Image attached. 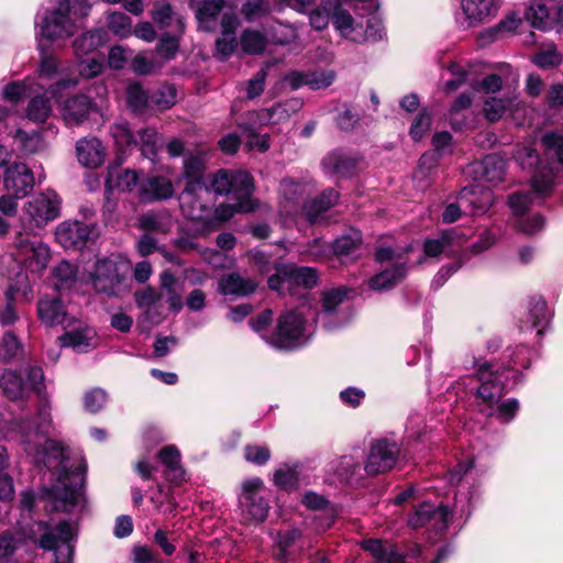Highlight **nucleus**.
I'll use <instances>...</instances> for the list:
<instances>
[{
	"mask_svg": "<svg viewBox=\"0 0 563 563\" xmlns=\"http://www.w3.org/2000/svg\"><path fill=\"white\" fill-rule=\"evenodd\" d=\"M51 113V100L45 96H36L27 104L26 115L34 122H44Z\"/></svg>",
	"mask_w": 563,
	"mask_h": 563,
	"instance_id": "nucleus-56",
	"label": "nucleus"
},
{
	"mask_svg": "<svg viewBox=\"0 0 563 563\" xmlns=\"http://www.w3.org/2000/svg\"><path fill=\"white\" fill-rule=\"evenodd\" d=\"M158 457L167 468V477L170 481H180L184 471L180 465V452L175 445H167L158 452Z\"/></svg>",
	"mask_w": 563,
	"mask_h": 563,
	"instance_id": "nucleus-46",
	"label": "nucleus"
},
{
	"mask_svg": "<svg viewBox=\"0 0 563 563\" xmlns=\"http://www.w3.org/2000/svg\"><path fill=\"white\" fill-rule=\"evenodd\" d=\"M526 18L533 27L540 30L553 27V13L551 14L549 8L541 0H533L530 3Z\"/></svg>",
	"mask_w": 563,
	"mask_h": 563,
	"instance_id": "nucleus-45",
	"label": "nucleus"
},
{
	"mask_svg": "<svg viewBox=\"0 0 563 563\" xmlns=\"http://www.w3.org/2000/svg\"><path fill=\"white\" fill-rule=\"evenodd\" d=\"M400 448L395 440L375 439L371 442L369 452L364 465L368 475L383 474L390 471L398 460Z\"/></svg>",
	"mask_w": 563,
	"mask_h": 563,
	"instance_id": "nucleus-15",
	"label": "nucleus"
},
{
	"mask_svg": "<svg viewBox=\"0 0 563 563\" xmlns=\"http://www.w3.org/2000/svg\"><path fill=\"white\" fill-rule=\"evenodd\" d=\"M336 78V74L331 69L314 70H291L285 77L284 81L292 89L307 86L312 90L325 89L331 86Z\"/></svg>",
	"mask_w": 563,
	"mask_h": 563,
	"instance_id": "nucleus-20",
	"label": "nucleus"
},
{
	"mask_svg": "<svg viewBox=\"0 0 563 563\" xmlns=\"http://www.w3.org/2000/svg\"><path fill=\"white\" fill-rule=\"evenodd\" d=\"M475 367L477 379L481 383L476 393L478 410L488 417H496L504 423L509 422L516 416L519 402L514 398L501 401L505 395V385L499 367L487 362H475Z\"/></svg>",
	"mask_w": 563,
	"mask_h": 563,
	"instance_id": "nucleus-3",
	"label": "nucleus"
},
{
	"mask_svg": "<svg viewBox=\"0 0 563 563\" xmlns=\"http://www.w3.org/2000/svg\"><path fill=\"white\" fill-rule=\"evenodd\" d=\"M451 512L446 507L422 503L410 516L408 525L417 529L430 523L435 531H443L448 527Z\"/></svg>",
	"mask_w": 563,
	"mask_h": 563,
	"instance_id": "nucleus-23",
	"label": "nucleus"
},
{
	"mask_svg": "<svg viewBox=\"0 0 563 563\" xmlns=\"http://www.w3.org/2000/svg\"><path fill=\"white\" fill-rule=\"evenodd\" d=\"M76 152L79 163L88 168L100 166L106 157L104 147L96 137L79 140Z\"/></svg>",
	"mask_w": 563,
	"mask_h": 563,
	"instance_id": "nucleus-31",
	"label": "nucleus"
},
{
	"mask_svg": "<svg viewBox=\"0 0 563 563\" xmlns=\"http://www.w3.org/2000/svg\"><path fill=\"white\" fill-rule=\"evenodd\" d=\"M208 188L217 195L233 194L235 198H247L253 192L254 184L247 172L219 169L212 175Z\"/></svg>",
	"mask_w": 563,
	"mask_h": 563,
	"instance_id": "nucleus-13",
	"label": "nucleus"
},
{
	"mask_svg": "<svg viewBox=\"0 0 563 563\" xmlns=\"http://www.w3.org/2000/svg\"><path fill=\"white\" fill-rule=\"evenodd\" d=\"M470 170L476 180L496 185L505 178L506 161L496 154L487 155L481 162L473 163Z\"/></svg>",
	"mask_w": 563,
	"mask_h": 563,
	"instance_id": "nucleus-28",
	"label": "nucleus"
},
{
	"mask_svg": "<svg viewBox=\"0 0 563 563\" xmlns=\"http://www.w3.org/2000/svg\"><path fill=\"white\" fill-rule=\"evenodd\" d=\"M225 5L224 0H201L197 3L196 19L205 31H212Z\"/></svg>",
	"mask_w": 563,
	"mask_h": 563,
	"instance_id": "nucleus-36",
	"label": "nucleus"
},
{
	"mask_svg": "<svg viewBox=\"0 0 563 563\" xmlns=\"http://www.w3.org/2000/svg\"><path fill=\"white\" fill-rule=\"evenodd\" d=\"M87 465L84 460H77L71 465H63L58 468H48L52 472L54 483L51 487L35 497L31 492H23L20 505L23 510L31 511L35 504H43L47 511H62L79 514L86 507L84 492L85 473Z\"/></svg>",
	"mask_w": 563,
	"mask_h": 563,
	"instance_id": "nucleus-1",
	"label": "nucleus"
},
{
	"mask_svg": "<svg viewBox=\"0 0 563 563\" xmlns=\"http://www.w3.org/2000/svg\"><path fill=\"white\" fill-rule=\"evenodd\" d=\"M152 109L165 110L177 101V90L173 85H162L151 93Z\"/></svg>",
	"mask_w": 563,
	"mask_h": 563,
	"instance_id": "nucleus-57",
	"label": "nucleus"
},
{
	"mask_svg": "<svg viewBox=\"0 0 563 563\" xmlns=\"http://www.w3.org/2000/svg\"><path fill=\"white\" fill-rule=\"evenodd\" d=\"M37 43L64 42L78 31V26L70 16L69 0H49L42 20L35 22Z\"/></svg>",
	"mask_w": 563,
	"mask_h": 563,
	"instance_id": "nucleus-4",
	"label": "nucleus"
},
{
	"mask_svg": "<svg viewBox=\"0 0 563 563\" xmlns=\"http://www.w3.org/2000/svg\"><path fill=\"white\" fill-rule=\"evenodd\" d=\"M333 24L342 36L355 42L362 41L363 24L356 23L347 11L336 9L333 14Z\"/></svg>",
	"mask_w": 563,
	"mask_h": 563,
	"instance_id": "nucleus-39",
	"label": "nucleus"
},
{
	"mask_svg": "<svg viewBox=\"0 0 563 563\" xmlns=\"http://www.w3.org/2000/svg\"><path fill=\"white\" fill-rule=\"evenodd\" d=\"M206 169L205 159L201 155H187L184 159V177L186 183H203Z\"/></svg>",
	"mask_w": 563,
	"mask_h": 563,
	"instance_id": "nucleus-53",
	"label": "nucleus"
},
{
	"mask_svg": "<svg viewBox=\"0 0 563 563\" xmlns=\"http://www.w3.org/2000/svg\"><path fill=\"white\" fill-rule=\"evenodd\" d=\"M22 351V344L19 339L12 333H4L0 342V358L3 361H10L16 357Z\"/></svg>",
	"mask_w": 563,
	"mask_h": 563,
	"instance_id": "nucleus-62",
	"label": "nucleus"
},
{
	"mask_svg": "<svg viewBox=\"0 0 563 563\" xmlns=\"http://www.w3.org/2000/svg\"><path fill=\"white\" fill-rule=\"evenodd\" d=\"M78 268L68 261H62L52 269V280L57 290L70 288L77 280Z\"/></svg>",
	"mask_w": 563,
	"mask_h": 563,
	"instance_id": "nucleus-42",
	"label": "nucleus"
},
{
	"mask_svg": "<svg viewBox=\"0 0 563 563\" xmlns=\"http://www.w3.org/2000/svg\"><path fill=\"white\" fill-rule=\"evenodd\" d=\"M95 111H97L96 103L86 95H75L60 104V114L68 126L81 124Z\"/></svg>",
	"mask_w": 563,
	"mask_h": 563,
	"instance_id": "nucleus-26",
	"label": "nucleus"
},
{
	"mask_svg": "<svg viewBox=\"0 0 563 563\" xmlns=\"http://www.w3.org/2000/svg\"><path fill=\"white\" fill-rule=\"evenodd\" d=\"M362 243V234L356 229L339 236L333 243V251L336 255L344 256L353 254Z\"/></svg>",
	"mask_w": 563,
	"mask_h": 563,
	"instance_id": "nucleus-50",
	"label": "nucleus"
},
{
	"mask_svg": "<svg viewBox=\"0 0 563 563\" xmlns=\"http://www.w3.org/2000/svg\"><path fill=\"white\" fill-rule=\"evenodd\" d=\"M33 533L42 549L55 552L54 563L73 562L74 545L71 541L75 539L76 531L70 522L63 520L52 528L40 521Z\"/></svg>",
	"mask_w": 563,
	"mask_h": 563,
	"instance_id": "nucleus-6",
	"label": "nucleus"
},
{
	"mask_svg": "<svg viewBox=\"0 0 563 563\" xmlns=\"http://www.w3.org/2000/svg\"><path fill=\"white\" fill-rule=\"evenodd\" d=\"M176 22L177 34L164 33L156 45V52L159 55V62L163 63V65L166 62L174 59L179 49V42L184 33L185 24L181 19H177Z\"/></svg>",
	"mask_w": 563,
	"mask_h": 563,
	"instance_id": "nucleus-37",
	"label": "nucleus"
},
{
	"mask_svg": "<svg viewBox=\"0 0 563 563\" xmlns=\"http://www.w3.org/2000/svg\"><path fill=\"white\" fill-rule=\"evenodd\" d=\"M41 399L37 409V422L23 420L18 423L21 443L29 455H33L36 460L42 461L47 468H58L63 465H71L74 461L82 460L81 457H70L68 451L59 443L48 440L47 434L51 428V406L46 399L45 389L42 395H37Z\"/></svg>",
	"mask_w": 563,
	"mask_h": 563,
	"instance_id": "nucleus-2",
	"label": "nucleus"
},
{
	"mask_svg": "<svg viewBox=\"0 0 563 563\" xmlns=\"http://www.w3.org/2000/svg\"><path fill=\"white\" fill-rule=\"evenodd\" d=\"M14 260L27 271L41 273L44 271L51 258V251L47 244L29 231L19 232L13 241Z\"/></svg>",
	"mask_w": 563,
	"mask_h": 563,
	"instance_id": "nucleus-7",
	"label": "nucleus"
},
{
	"mask_svg": "<svg viewBox=\"0 0 563 563\" xmlns=\"http://www.w3.org/2000/svg\"><path fill=\"white\" fill-rule=\"evenodd\" d=\"M349 291L347 288L340 287L323 292L322 311L318 313V321L322 322L327 330H333L346 322L345 318L340 319L336 323H333L330 319L335 312L336 307L345 300Z\"/></svg>",
	"mask_w": 563,
	"mask_h": 563,
	"instance_id": "nucleus-29",
	"label": "nucleus"
},
{
	"mask_svg": "<svg viewBox=\"0 0 563 563\" xmlns=\"http://www.w3.org/2000/svg\"><path fill=\"white\" fill-rule=\"evenodd\" d=\"M137 145L143 154L154 161L158 151V133L154 128H145L139 132Z\"/></svg>",
	"mask_w": 563,
	"mask_h": 563,
	"instance_id": "nucleus-55",
	"label": "nucleus"
},
{
	"mask_svg": "<svg viewBox=\"0 0 563 563\" xmlns=\"http://www.w3.org/2000/svg\"><path fill=\"white\" fill-rule=\"evenodd\" d=\"M238 202L234 205H223L217 209V214L220 219L227 220L235 212H251L256 208V203L251 197L236 198Z\"/></svg>",
	"mask_w": 563,
	"mask_h": 563,
	"instance_id": "nucleus-61",
	"label": "nucleus"
},
{
	"mask_svg": "<svg viewBox=\"0 0 563 563\" xmlns=\"http://www.w3.org/2000/svg\"><path fill=\"white\" fill-rule=\"evenodd\" d=\"M532 62L542 69L553 68L562 63V55L556 46L551 43L538 52L533 56Z\"/></svg>",
	"mask_w": 563,
	"mask_h": 563,
	"instance_id": "nucleus-59",
	"label": "nucleus"
},
{
	"mask_svg": "<svg viewBox=\"0 0 563 563\" xmlns=\"http://www.w3.org/2000/svg\"><path fill=\"white\" fill-rule=\"evenodd\" d=\"M298 475L299 472L297 470V465H284L275 471L274 483L282 488L289 489L296 486L298 482Z\"/></svg>",
	"mask_w": 563,
	"mask_h": 563,
	"instance_id": "nucleus-63",
	"label": "nucleus"
},
{
	"mask_svg": "<svg viewBox=\"0 0 563 563\" xmlns=\"http://www.w3.org/2000/svg\"><path fill=\"white\" fill-rule=\"evenodd\" d=\"M301 540V532L298 529L285 530L278 533L277 544L280 551L282 558H287L294 552L291 548L297 541Z\"/></svg>",
	"mask_w": 563,
	"mask_h": 563,
	"instance_id": "nucleus-64",
	"label": "nucleus"
},
{
	"mask_svg": "<svg viewBox=\"0 0 563 563\" xmlns=\"http://www.w3.org/2000/svg\"><path fill=\"white\" fill-rule=\"evenodd\" d=\"M459 198L461 200V205L464 207V214L471 216L485 213L494 201L492 190L479 184L464 187L460 191Z\"/></svg>",
	"mask_w": 563,
	"mask_h": 563,
	"instance_id": "nucleus-24",
	"label": "nucleus"
},
{
	"mask_svg": "<svg viewBox=\"0 0 563 563\" xmlns=\"http://www.w3.org/2000/svg\"><path fill=\"white\" fill-rule=\"evenodd\" d=\"M108 25L120 37H128L132 33V20L122 12H112L108 16Z\"/></svg>",
	"mask_w": 563,
	"mask_h": 563,
	"instance_id": "nucleus-60",
	"label": "nucleus"
},
{
	"mask_svg": "<svg viewBox=\"0 0 563 563\" xmlns=\"http://www.w3.org/2000/svg\"><path fill=\"white\" fill-rule=\"evenodd\" d=\"M91 234L90 225L80 221H64L56 227V241L65 249H81Z\"/></svg>",
	"mask_w": 563,
	"mask_h": 563,
	"instance_id": "nucleus-27",
	"label": "nucleus"
},
{
	"mask_svg": "<svg viewBox=\"0 0 563 563\" xmlns=\"http://www.w3.org/2000/svg\"><path fill=\"white\" fill-rule=\"evenodd\" d=\"M0 388L10 400L23 399L29 390L42 395L43 389H45L43 369L38 366L29 367L26 383L23 382L19 373L4 369L0 373Z\"/></svg>",
	"mask_w": 563,
	"mask_h": 563,
	"instance_id": "nucleus-10",
	"label": "nucleus"
},
{
	"mask_svg": "<svg viewBox=\"0 0 563 563\" xmlns=\"http://www.w3.org/2000/svg\"><path fill=\"white\" fill-rule=\"evenodd\" d=\"M313 186L309 181H297L292 178H285L280 181L279 196L280 208L285 213H295L302 206L306 198L311 194Z\"/></svg>",
	"mask_w": 563,
	"mask_h": 563,
	"instance_id": "nucleus-19",
	"label": "nucleus"
},
{
	"mask_svg": "<svg viewBox=\"0 0 563 563\" xmlns=\"http://www.w3.org/2000/svg\"><path fill=\"white\" fill-rule=\"evenodd\" d=\"M37 318L46 327H56L65 324L66 328L75 323L74 319L68 318L67 309L64 302L57 296H43L37 302Z\"/></svg>",
	"mask_w": 563,
	"mask_h": 563,
	"instance_id": "nucleus-21",
	"label": "nucleus"
},
{
	"mask_svg": "<svg viewBox=\"0 0 563 563\" xmlns=\"http://www.w3.org/2000/svg\"><path fill=\"white\" fill-rule=\"evenodd\" d=\"M161 298L165 300L169 308L174 311H179L183 307L181 289L172 273L164 272L161 276Z\"/></svg>",
	"mask_w": 563,
	"mask_h": 563,
	"instance_id": "nucleus-41",
	"label": "nucleus"
},
{
	"mask_svg": "<svg viewBox=\"0 0 563 563\" xmlns=\"http://www.w3.org/2000/svg\"><path fill=\"white\" fill-rule=\"evenodd\" d=\"M338 199L339 194L334 189H325L319 197L303 203L302 210L308 220L314 222L323 212L334 206Z\"/></svg>",
	"mask_w": 563,
	"mask_h": 563,
	"instance_id": "nucleus-38",
	"label": "nucleus"
},
{
	"mask_svg": "<svg viewBox=\"0 0 563 563\" xmlns=\"http://www.w3.org/2000/svg\"><path fill=\"white\" fill-rule=\"evenodd\" d=\"M256 283L250 278H243L238 273H231L219 280V291L229 296H247L254 292Z\"/></svg>",
	"mask_w": 563,
	"mask_h": 563,
	"instance_id": "nucleus-35",
	"label": "nucleus"
},
{
	"mask_svg": "<svg viewBox=\"0 0 563 563\" xmlns=\"http://www.w3.org/2000/svg\"><path fill=\"white\" fill-rule=\"evenodd\" d=\"M240 44L246 54H261L264 52L267 41L260 31L247 29L241 35Z\"/></svg>",
	"mask_w": 563,
	"mask_h": 563,
	"instance_id": "nucleus-52",
	"label": "nucleus"
},
{
	"mask_svg": "<svg viewBox=\"0 0 563 563\" xmlns=\"http://www.w3.org/2000/svg\"><path fill=\"white\" fill-rule=\"evenodd\" d=\"M40 51V67L38 74L41 77L51 78L58 73L59 62L51 52L49 46L45 43H37Z\"/></svg>",
	"mask_w": 563,
	"mask_h": 563,
	"instance_id": "nucleus-54",
	"label": "nucleus"
},
{
	"mask_svg": "<svg viewBox=\"0 0 563 563\" xmlns=\"http://www.w3.org/2000/svg\"><path fill=\"white\" fill-rule=\"evenodd\" d=\"M514 158L522 170L531 175V186L534 195L547 196L553 188V169L547 165H539V155L529 145L517 146Z\"/></svg>",
	"mask_w": 563,
	"mask_h": 563,
	"instance_id": "nucleus-9",
	"label": "nucleus"
},
{
	"mask_svg": "<svg viewBox=\"0 0 563 563\" xmlns=\"http://www.w3.org/2000/svg\"><path fill=\"white\" fill-rule=\"evenodd\" d=\"M126 102L135 113L152 110L151 95L139 82H130L126 87Z\"/></svg>",
	"mask_w": 563,
	"mask_h": 563,
	"instance_id": "nucleus-44",
	"label": "nucleus"
},
{
	"mask_svg": "<svg viewBox=\"0 0 563 563\" xmlns=\"http://www.w3.org/2000/svg\"><path fill=\"white\" fill-rule=\"evenodd\" d=\"M455 236L453 231H448L437 239H430L424 242V253L428 256L435 257L442 253L451 252L455 246Z\"/></svg>",
	"mask_w": 563,
	"mask_h": 563,
	"instance_id": "nucleus-51",
	"label": "nucleus"
},
{
	"mask_svg": "<svg viewBox=\"0 0 563 563\" xmlns=\"http://www.w3.org/2000/svg\"><path fill=\"white\" fill-rule=\"evenodd\" d=\"M137 180L139 176L135 170L112 166L108 170L106 189L108 192L113 190L131 191L136 186Z\"/></svg>",
	"mask_w": 563,
	"mask_h": 563,
	"instance_id": "nucleus-34",
	"label": "nucleus"
},
{
	"mask_svg": "<svg viewBox=\"0 0 563 563\" xmlns=\"http://www.w3.org/2000/svg\"><path fill=\"white\" fill-rule=\"evenodd\" d=\"M498 12L495 0H461V12L456 22L464 30L481 26L490 22Z\"/></svg>",
	"mask_w": 563,
	"mask_h": 563,
	"instance_id": "nucleus-16",
	"label": "nucleus"
},
{
	"mask_svg": "<svg viewBox=\"0 0 563 563\" xmlns=\"http://www.w3.org/2000/svg\"><path fill=\"white\" fill-rule=\"evenodd\" d=\"M376 260L378 262L393 261L390 267L383 269L376 274L368 282L369 287L374 290H386L393 288L399 280H401L406 273L407 266L405 262L400 261V255L389 247H380L376 252Z\"/></svg>",
	"mask_w": 563,
	"mask_h": 563,
	"instance_id": "nucleus-17",
	"label": "nucleus"
},
{
	"mask_svg": "<svg viewBox=\"0 0 563 563\" xmlns=\"http://www.w3.org/2000/svg\"><path fill=\"white\" fill-rule=\"evenodd\" d=\"M277 272L288 276L289 283L306 288H312L318 282V273L312 267L284 266L282 269L277 268Z\"/></svg>",
	"mask_w": 563,
	"mask_h": 563,
	"instance_id": "nucleus-48",
	"label": "nucleus"
},
{
	"mask_svg": "<svg viewBox=\"0 0 563 563\" xmlns=\"http://www.w3.org/2000/svg\"><path fill=\"white\" fill-rule=\"evenodd\" d=\"M3 185L7 191L16 198L26 196L34 186V176L31 169L22 163H13L4 170Z\"/></svg>",
	"mask_w": 563,
	"mask_h": 563,
	"instance_id": "nucleus-25",
	"label": "nucleus"
},
{
	"mask_svg": "<svg viewBox=\"0 0 563 563\" xmlns=\"http://www.w3.org/2000/svg\"><path fill=\"white\" fill-rule=\"evenodd\" d=\"M96 338V331L79 322L77 327H74L58 338L60 346H68L76 352H87L95 346L93 340Z\"/></svg>",
	"mask_w": 563,
	"mask_h": 563,
	"instance_id": "nucleus-30",
	"label": "nucleus"
},
{
	"mask_svg": "<svg viewBox=\"0 0 563 563\" xmlns=\"http://www.w3.org/2000/svg\"><path fill=\"white\" fill-rule=\"evenodd\" d=\"M242 518L247 522H263L268 514L267 490L261 478H251L243 484L240 496Z\"/></svg>",
	"mask_w": 563,
	"mask_h": 563,
	"instance_id": "nucleus-11",
	"label": "nucleus"
},
{
	"mask_svg": "<svg viewBox=\"0 0 563 563\" xmlns=\"http://www.w3.org/2000/svg\"><path fill=\"white\" fill-rule=\"evenodd\" d=\"M103 32L96 30L89 31L76 37L73 42V48L76 57H81L95 52L103 44Z\"/></svg>",
	"mask_w": 563,
	"mask_h": 563,
	"instance_id": "nucleus-47",
	"label": "nucleus"
},
{
	"mask_svg": "<svg viewBox=\"0 0 563 563\" xmlns=\"http://www.w3.org/2000/svg\"><path fill=\"white\" fill-rule=\"evenodd\" d=\"M360 157L341 150L329 153L322 159L324 172L338 178H349L360 170Z\"/></svg>",
	"mask_w": 563,
	"mask_h": 563,
	"instance_id": "nucleus-22",
	"label": "nucleus"
},
{
	"mask_svg": "<svg viewBox=\"0 0 563 563\" xmlns=\"http://www.w3.org/2000/svg\"><path fill=\"white\" fill-rule=\"evenodd\" d=\"M296 101H286L277 103L269 109L260 110V112H253L251 115L256 117L262 124H278L285 120H288L291 112L295 111Z\"/></svg>",
	"mask_w": 563,
	"mask_h": 563,
	"instance_id": "nucleus-40",
	"label": "nucleus"
},
{
	"mask_svg": "<svg viewBox=\"0 0 563 563\" xmlns=\"http://www.w3.org/2000/svg\"><path fill=\"white\" fill-rule=\"evenodd\" d=\"M62 199L54 190L32 197L23 208V221L29 230L43 229L60 216Z\"/></svg>",
	"mask_w": 563,
	"mask_h": 563,
	"instance_id": "nucleus-8",
	"label": "nucleus"
},
{
	"mask_svg": "<svg viewBox=\"0 0 563 563\" xmlns=\"http://www.w3.org/2000/svg\"><path fill=\"white\" fill-rule=\"evenodd\" d=\"M509 207L517 217L516 227L526 234H534L544 227V219L540 214L525 217L526 211L533 203V196L530 192H517L509 197Z\"/></svg>",
	"mask_w": 563,
	"mask_h": 563,
	"instance_id": "nucleus-18",
	"label": "nucleus"
},
{
	"mask_svg": "<svg viewBox=\"0 0 563 563\" xmlns=\"http://www.w3.org/2000/svg\"><path fill=\"white\" fill-rule=\"evenodd\" d=\"M140 227L147 231L167 233L170 229V217L167 213L147 212L141 216Z\"/></svg>",
	"mask_w": 563,
	"mask_h": 563,
	"instance_id": "nucleus-58",
	"label": "nucleus"
},
{
	"mask_svg": "<svg viewBox=\"0 0 563 563\" xmlns=\"http://www.w3.org/2000/svg\"><path fill=\"white\" fill-rule=\"evenodd\" d=\"M111 135L122 152L137 146V139L131 131L130 124L124 120L118 121L111 126Z\"/></svg>",
	"mask_w": 563,
	"mask_h": 563,
	"instance_id": "nucleus-49",
	"label": "nucleus"
},
{
	"mask_svg": "<svg viewBox=\"0 0 563 563\" xmlns=\"http://www.w3.org/2000/svg\"><path fill=\"white\" fill-rule=\"evenodd\" d=\"M210 190L200 183H186L179 201L185 217L195 221L207 222L211 217L209 206Z\"/></svg>",
	"mask_w": 563,
	"mask_h": 563,
	"instance_id": "nucleus-12",
	"label": "nucleus"
},
{
	"mask_svg": "<svg viewBox=\"0 0 563 563\" xmlns=\"http://www.w3.org/2000/svg\"><path fill=\"white\" fill-rule=\"evenodd\" d=\"M174 194L172 181L164 176H153L140 185V198L143 201L168 199Z\"/></svg>",
	"mask_w": 563,
	"mask_h": 563,
	"instance_id": "nucleus-32",
	"label": "nucleus"
},
{
	"mask_svg": "<svg viewBox=\"0 0 563 563\" xmlns=\"http://www.w3.org/2000/svg\"><path fill=\"white\" fill-rule=\"evenodd\" d=\"M306 341V328L302 313L289 311L278 321L276 332L269 343L278 349L290 350Z\"/></svg>",
	"mask_w": 563,
	"mask_h": 563,
	"instance_id": "nucleus-14",
	"label": "nucleus"
},
{
	"mask_svg": "<svg viewBox=\"0 0 563 563\" xmlns=\"http://www.w3.org/2000/svg\"><path fill=\"white\" fill-rule=\"evenodd\" d=\"M130 265L118 256L98 260L91 273V283L97 292L120 296L129 290Z\"/></svg>",
	"mask_w": 563,
	"mask_h": 563,
	"instance_id": "nucleus-5",
	"label": "nucleus"
},
{
	"mask_svg": "<svg viewBox=\"0 0 563 563\" xmlns=\"http://www.w3.org/2000/svg\"><path fill=\"white\" fill-rule=\"evenodd\" d=\"M517 104L518 100L515 96L501 99L490 97L484 101L483 111L487 120L495 122L501 119L507 111H511Z\"/></svg>",
	"mask_w": 563,
	"mask_h": 563,
	"instance_id": "nucleus-43",
	"label": "nucleus"
},
{
	"mask_svg": "<svg viewBox=\"0 0 563 563\" xmlns=\"http://www.w3.org/2000/svg\"><path fill=\"white\" fill-rule=\"evenodd\" d=\"M363 549L369 552L378 563H405V558L396 545L388 541L368 539L363 542Z\"/></svg>",
	"mask_w": 563,
	"mask_h": 563,
	"instance_id": "nucleus-33",
	"label": "nucleus"
}]
</instances>
